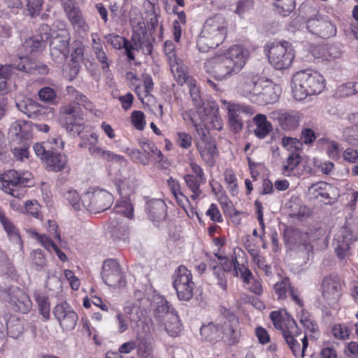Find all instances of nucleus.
I'll list each match as a JSON object with an SVG mask.
<instances>
[{
  "label": "nucleus",
  "instance_id": "f257e3e1",
  "mask_svg": "<svg viewBox=\"0 0 358 358\" xmlns=\"http://www.w3.org/2000/svg\"><path fill=\"white\" fill-rule=\"evenodd\" d=\"M250 53L242 45L230 47L224 54L207 59L204 68L215 80L222 81L238 73L245 65Z\"/></svg>",
  "mask_w": 358,
  "mask_h": 358
},
{
  "label": "nucleus",
  "instance_id": "f03ea898",
  "mask_svg": "<svg viewBox=\"0 0 358 358\" xmlns=\"http://www.w3.org/2000/svg\"><path fill=\"white\" fill-rule=\"evenodd\" d=\"M66 94L70 103L59 108L61 117L66 121V130L72 135H79L83 129V118L80 106L85 109L92 110V103L83 93L73 86L66 87Z\"/></svg>",
  "mask_w": 358,
  "mask_h": 358
},
{
  "label": "nucleus",
  "instance_id": "7ed1b4c3",
  "mask_svg": "<svg viewBox=\"0 0 358 358\" xmlns=\"http://www.w3.org/2000/svg\"><path fill=\"white\" fill-rule=\"evenodd\" d=\"M270 318L275 328L281 331L283 338L294 356L303 357L308 342L307 336L299 338L302 342V348L301 349L298 338L301 336V332L297 327L296 321L285 309L272 311L270 313Z\"/></svg>",
  "mask_w": 358,
  "mask_h": 358
},
{
  "label": "nucleus",
  "instance_id": "20e7f679",
  "mask_svg": "<svg viewBox=\"0 0 358 358\" xmlns=\"http://www.w3.org/2000/svg\"><path fill=\"white\" fill-rule=\"evenodd\" d=\"M227 34V22L220 14L206 20L197 38L196 46L200 52H206L223 43Z\"/></svg>",
  "mask_w": 358,
  "mask_h": 358
},
{
  "label": "nucleus",
  "instance_id": "39448f33",
  "mask_svg": "<svg viewBox=\"0 0 358 358\" xmlns=\"http://www.w3.org/2000/svg\"><path fill=\"white\" fill-rule=\"evenodd\" d=\"M293 96L301 101L308 96L318 94L324 88V79L318 72L306 69L296 72L293 76Z\"/></svg>",
  "mask_w": 358,
  "mask_h": 358
},
{
  "label": "nucleus",
  "instance_id": "423d86ee",
  "mask_svg": "<svg viewBox=\"0 0 358 358\" xmlns=\"http://www.w3.org/2000/svg\"><path fill=\"white\" fill-rule=\"evenodd\" d=\"M32 175L30 172H18L10 169L0 176V187L15 197H20L24 193V188L30 186Z\"/></svg>",
  "mask_w": 358,
  "mask_h": 358
},
{
  "label": "nucleus",
  "instance_id": "0eeeda50",
  "mask_svg": "<svg viewBox=\"0 0 358 358\" xmlns=\"http://www.w3.org/2000/svg\"><path fill=\"white\" fill-rule=\"evenodd\" d=\"M270 64L278 70L288 68L294 58V50L287 41L268 42L265 46Z\"/></svg>",
  "mask_w": 358,
  "mask_h": 358
},
{
  "label": "nucleus",
  "instance_id": "6e6552de",
  "mask_svg": "<svg viewBox=\"0 0 358 358\" xmlns=\"http://www.w3.org/2000/svg\"><path fill=\"white\" fill-rule=\"evenodd\" d=\"M113 201V195L103 189L90 188L83 194L84 210L99 213L109 208Z\"/></svg>",
  "mask_w": 358,
  "mask_h": 358
},
{
  "label": "nucleus",
  "instance_id": "1a4fd4ad",
  "mask_svg": "<svg viewBox=\"0 0 358 358\" xmlns=\"http://www.w3.org/2000/svg\"><path fill=\"white\" fill-rule=\"evenodd\" d=\"M227 110L228 124L230 129L234 133H238L243 129V117H250L255 113L253 107L243 103L222 101Z\"/></svg>",
  "mask_w": 358,
  "mask_h": 358
},
{
  "label": "nucleus",
  "instance_id": "9d476101",
  "mask_svg": "<svg viewBox=\"0 0 358 358\" xmlns=\"http://www.w3.org/2000/svg\"><path fill=\"white\" fill-rule=\"evenodd\" d=\"M191 122L199 136L197 149L202 159L209 166H214L215 164V156L217 154L215 143L212 141L206 128H203L201 124H196L192 118H191Z\"/></svg>",
  "mask_w": 358,
  "mask_h": 358
},
{
  "label": "nucleus",
  "instance_id": "9b49d317",
  "mask_svg": "<svg viewBox=\"0 0 358 358\" xmlns=\"http://www.w3.org/2000/svg\"><path fill=\"white\" fill-rule=\"evenodd\" d=\"M173 285L179 300L188 301L192 298L194 283L191 271L185 266L178 268Z\"/></svg>",
  "mask_w": 358,
  "mask_h": 358
},
{
  "label": "nucleus",
  "instance_id": "f8f14e48",
  "mask_svg": "<svg viewBox=\"0 0 358 358\" xmlns=\"http://www.w3.org/2000/svg\"><path fill=\"white\" fill-rule=\"evenodd\" d=\"M70 35L66 30L52 34L50 42V52L52 59L57 64H63L69 53Z\"/></svg>",
  "mask_w": 358,
  "mask_h": 358
},
{
  "label": "nucleus",
  "instance_id": "ddd939ff",
  "mask_svg": "<svg viewBox=\"0 0 358 358\" xmlns=\"http://www.w3.org/2000/svg\"><path fill=\"white\" fill-rule=\"evenodd\" d=\"M134 188L135 185L133 181L129 183L125 180H122L118 186L120 198L115 204L116 211L129 219H132L134 217V209L132 202V196Z\"/></svg>",
  "mask_w": 358,
  "mask_h": 358
},
{
  "label": "nucleus",
  "instance_id": "4468645a",
  "mask_svg": "<svg viewBox=\"0 0 358 358\" xmlns=\"http://www.w3.org/2000/svg\"><path fill=\"white\" fill-rule=\"evenodd\" d=\"M101 278L104 282L110 287H121L126 284L120 264L115 259H110L103 262Z\"/></svg>",
  "mask_w": 358,
  "mask_h": 358
},
{
  "label": "nucleus",
  "instance_id": "2eb2a0df",
  "mask_svg": "<svg viewBox=\"0 0 358 358\" xmlns=\"http://www.w3.org/2000/svg\"><path fill=\"white\" fill-rule=\"evenodd\" d=\"M53 314L63 330L71 331L76 327L78 316L66 301L57 304Z\"/></svg>",
  "mask_w": 358,
  "mask_h": 358
},
{
  "label": "nucleus",
  "instance_id": "dca6fc26",
  "mask_svg": "<svg viewBox=\"0 0 358 358\" xmlns=\"http://www.w3.org/2000/svg\"><path fill=\"white\" fill-rule=\"evenodd\" d=\"M306 27L310 32L324 38L334 36L336 34V26L327 16L317 15L310 18L306 22Z\"/></svg>",
  "mask_w": 358,
  "mask_h": 358
},
{
  "label": "nucleus",
  "instance_id": "f3484780",
  "mask_svg": "<svg viewBox=\"0 0 358 358\" xmlns=\"http://www.w3.org/2000/svg\"><path fill=\"white\" fill-rule=\"evenodd\" d=\"M16 106L20 111L33 120H43L51 112L50 108L42 106L29 98L17 101Z\"/></svg>",
  "mask_w": 358,
  "mask_h": 358
},
{
  "label": "nucleus",
  "instance_id": "a211bd4d",
  "mask_svg": "<svg viewBox=\"0 0 358 358\" xmlns=\"http://www.w3.org/2000/svg\"><path fill=\"white\" fill-rule=\"evenodd\" d=\"M280 87L271 80H261L260 87L253 99V103L259 105L273 103L278 100Z\"/></svg>",
  "mask_w": 358,
  "mask_h": 358
},
{
  "label": "nucleus",
  "instance_id": "6ab92c4d",
  "mask_svg": "<svg viewBox=\"0 0 358 358\" xmlns=\"http://www.w3.org/2000/svg\"><path fill=\"white\" fill-rule=\"evenodd\" d=\"M261 80L253 73H242L238 78V92L252 102L260 87Z\"/></svg>",
  "mask_w": 358,
  "mask_h": 358
},
{
  "label": "nucleus",
  "instance_id": "aec40b11",
  "mask_svg": "<svg viewBox=\"0 0 358 358\" xmlns=\"http://www.w3.org/2000/svg\"><path fill=\"white\" fill-rule=\"evenodd\" d=\"M322 295L329 303L336 302L341 296V283L336 274H330L322 282Z\"/></svg>",
  "mask_w": 358,
  "mask_h": 358
},
{
  "label": "nucleus",
  "instance_id": "412c9836",
  "mask_svg": "<svg viewBox=\"0 0 358 358\" xmlns=\"http://www.w3.org/2000/svg\"><path fill=\"white\" fill-rule=\"evenodd\" d=\"M10 291L11 293L3 292V294L6 295L3 297L4 300L10 303L14 310L22 313H28L32 306L28 295L18 287H12V289Z\"/></svg>",
  "mask_w": 358,
  "mask_h": 358
},
{
  "label": "nucleus",
  "instance_id": "4be33fe9",
  "mask_svg": "<svg viewBox=\"0 0 358 358\" xmlns=\"http://www.w3.org/2000/svg\"><path fill=\"white\" fill-rule=\"evenodd\" d=\"M273 116L278 120L282 129L287 131L296 129L303 119L302 113L296 110H275L273 113Z\"/></svg>",
  "mask_w": 358,
  "mask_h": 358
},
{
  "label": "nucleus",
  "instance_id": "5701e85b",
  "mask_svg": "<svg viewBox=\"0 0 358 358\" xmlns=\"http://www.w3.org/2000/svg\"><path fill=\"white\" fill-rule=\"evenodd\" d=\"M203 124L199 123L203 128L209 129H213L221 130L222 129V120L220 115L219 108L217 105L212 103L208 104L203 108V115H201ZM198 124L197 122H196Z\"/></svg>",
  "mask_w": 358,
  "mask_h": 358
},
{
  "label": "nucleus",
  "instance_id": "b1692460",
  "mask_svg": "<svg viewBox=\"0 0 358 358\" xmlns=\"http://www.w3.org/2000/svg\"><path fill=\"white\" fill-rule=\"evenodd\" d=\"M63 8L73 28L79 32L87 33L90 28L85 22L81 11L73 5L71 0L64 1Z\"/></svg>",
  "mask_w": 358,
  "mask_h": 358
},
{
  "label": "nucleus",
  "instance_id": "393cba45",
  "mask_svg": "<svg viewBox=\"0 0 358 358\" xmlns=\"http://www.w3.org/2000/svg\"><path fill=\"white\" fill-rule=\"evenodd\" d=\"M20 61L18 64H12L15 67V73H17V71H20L29 73L44 75L48 71V68L46 65L29 58L27 55L20 57Z\"/></svg>",
  "mask_w": 358,
  "mask_h": 358
},
{
  "label": "nucleus",
  "instance_id": "a878e982",
  "mask_svg": "<svg viewBox=\"0 0 358 358\" xmlns=\"http://www.w3.org/2000/svg\"><path fill=\"white\" fill-rule=\"evenodd\" d=\"M147 210L150 220L157 224L165 220L167 206L162 199H152L147 203Z\"/></svg>",
  "mask_w": 358,
  "mask_h": 358
},
{
  "label": "nucleus",
  "instance_id": "bb28decb",
  "mask_svg": "<svg viewBox=\"0 0 358 358\" xmlns=\"http://www.w3.org/2000/svg\"><path fill=\"white\" fill-rule=\"evenodd\" d=\"M229 318L224 322V324L221 325V339H225L230 343H235L237 341L238 332L236 331V326L237 320L235 314L228 313Z\"/></svg>",
  "mask_w": 358,
  "mask_h": 358
},
{
  "label": "nucleus",
  "instance_id": "cd10ccee",
  "mask_svg": "<svg viewBox=\"0 0 358 358\" xmlns=\"http://www.w3.org/2000/svg\"><path fill=\"white\" fill-rule=\"evenodd\" d=\"M141 147L144 155L148 159V164L150 160H158L162 169H166L168 167V164L166 160L164 159V155L153 143L149 141L142 142L141 143Z\"/></svg>",
  "mask_w": 358,
  "mask_h": 358
},
{
  "label": "nucleus",
  "instance_id": "c85d7f7f",
  "mask_svg": "<svg viewBox=\"0 0 358 358\" xmlns=\"http://www.w3.org/2000/svg\"><path fill=\"white\" fill-rule=\"evenodd\" d=\"M357 242V239L353 238L352 235L350 233L344 235L341 240L338 238L335 248L338 257L341 259H344L350 254V251L356 247Z\"/></svg>",
  "mask_w": 358,
  "mask_h": 358
},
{
  "label": "nucleus",
  "instance_id": "c756f323",
  "mask_svg": "<svg viewBox=\"0 0 358 358\" xmlns=\"http://www.w3.org/2000/svg\"><path fill=\"white\" fill-rule=\"evenodd\" d=\"M68 159L66 155L51 150L44 162L49 170L59 172L64 170L67 164Z\"/></svg>",
  "mask_w": 358,
  "mask_h": 358
},
{
  "label": "nucleus",
  "instance_id": "7c9ffc66",
  "mask_svg": "<svg viewBox=\"0 0 358 358\" xmlns=\"http://www.w3.org/2000/svg\"><path fill=\"white\" fill-rule=\"evenodd\" d=\"M9 135L20 140H28L31 136L29 122L24 120H17L12 123L9 128Z\"/></svg>",
  "mask_w": 358,
  "mask_h": 358
},
{
  "label": "nucleus",
  "instance_id": "2f4dec72",
  "mask_svg": "<svg viewBox=\"0 0 358 358\" xmlns=\"http://www.w3.org/2000/svg\"><path fill=\"white\" fill-rule=\"evenodd\" d=\"M61 195L75 210L79 211L84 210L83 195L80 196L76 189L71 187H65L61 190Z\"/></svg>",
  "mask_w": 358,
  "mask_h": 358
},
{
  "label": "nucleus",
  "instance_id": "473e14b6",
  "mask_svg": "<svg viewBox=\"0 0 358 358\" xmlns=\"http://www.w3.org/2000/svg\"><path fill=\"white\" fill-rule=\"evenodd\" d=\"M17 76L13 65L0 66V94H6L9 90V84Z\"/></svg>",
  "mask_w": 358,
  "mask_h": 358
},
{
  "label": "nucleus",
  "instance_id": "72a5a7b5",
  "mask_svg": "<svg viewBox=\"0 0 358 358\" xmlns=\"http://www.w3.org/2000/svg\"><path fill=\"white\" fill-rule=\"evenodd\" d=\"M109 228L111 236L115 240H125L129 237L130 233V227L129 224L123 220H112Z\"/></svg>",
  "mask_w": 358,
  "mask_h": 358
},
{
  "label": "nucleus",
  "instance_id": "f704fd0d",
  "mask_svg": "<svg viewBox=\"0 0 358 358\" xmlns=\"http://www.w3.org/2000/svg\"><path fill=\"white\" fill-rule=\"evenodd\" d=\"M299 322L305 329L306 336L316 338L318 336V327L316 322L312 318L310 313L301 310L299 315Z\"/></svg>",
  "mask_w": 358,
  "mask_h": 358
},
{
  "label": "nucleus",
  "instance_id": "c9c22d12",
  "mask_svg": "<svg viewBox=\"0 0 358 358\" xmlns=\"http://www.w3.org/2000/svg\"><path fill=\"white\" fill-rule=\"evenodd\" d=\"M45 46V42L43 37L36 36L26 39L22 45L21 50L29 56V55L39 52Z\"/></svg>",
  "mask_w": 358,
  "mask_h": 358
},
{
  "label": "nucleus",
  "instance_id": "e433bc0d",
  "mask_svg": "<svg viewBox=\"0 0 358 358\" xmlns=\"http://www.w3.org/2000/svg\"><path fill=\"white\" fill-rule=\"evenodd\" d=\"M171 70L178 84L180 85L187 84L189 80L194 79L189 75L187 66L178 61L171 64Z\"/></svg>",
  "mask_w": 358,
  "mask_h": 358
},
{
  "label": "nucleus",
  "instance_id": "4c0bfd02",
  "mask_svg": "<svg viewBox=\"0 0 358 358\" xmlns=\"http://www.w3.org/2000/svg\"><path fill=\"white\" fill-rule=\"evenodd\" d=\"M257 126L254 133L259 138H264L272 130L271 124L267 120L266 115L258 114L254 117Z\"/></svg>",
  "mask_w": 358,
  "mask_h": 358
},
{
  "label": "nucleus",
  "instance_id": "58836bf2",
  "mask_svg": "<svg viewBox=\"0 0 358 358\" xmlns=\"http://www.w3.org/2000/svg\"><path fill=\"white\" fill-rule=\"evenodd\" d=\"M164 327L166 332L172 337L178 335L181 330V324L175 310H172L166 317Z\"/></svg>",
  "mask_w": 358,
  "mask_h": 358
},
{
  "label": "nucleus",
  "instance_id": "ea45409f",
  "mask_svg": "<svg viewBox=\"0 0 358 358\" xmlns=\"http://www.w3.org/2000/svg\"><path fill=\"white\" fill-rule=\"evenodd\" d=\"M331 189L332 187L331 185L325 182H319L312 185L308 188V192L316 199H318L319 197L322 199H329L330 198L329 191Z\"/></svg>",
  "mask_w": 358,
  "mask_h": 358
},
{
  "label": "nucleus",
  "instance_id": "a19ab883",
  "mask_svg": "<svg viewBox=\"0 0 358 358\" xmlns=\"http://www.w3.org/2000/svg\"><path fill=\"white\" fill-rule=\"evenodd\" d=\"M34 297L38 304L40 314L45 320H49L50 316V305L48 301V296L42 292H35Z\"/></svg>",
  "mask_w": 358,
  "mask_h": 358
},
{
  "label": "nucleus",
  "instance_id": "79ce46f5",
  "mask_svg": "<svg viewBox=\"0 0 358 358\" xmlns=\"http://www.w3.org/2000/svg\"><path fill=\"white\" fill-rule=\"evenodd\" d=\"M301 162V157L298 153L292 152L283 163L282 172L285 176H290L294 170Z\"/></svg>",
  "mask_w": 358,
  "mask_h": 358
},
{
  "label": "nucleus",
  "instance_id": "37998d69",
  "mask_svg": "<svg viewBox=\"0 0 358 358\" xmlns=\"http://www.w3.org/2000/svg\"><path fill=\"white\" fill-rule=\"evenodd\" d=\"M0 222L7 234L14 240L20 242V237L17 229L13 222L6 216L3 211L0 208Z\"/></svg>",
  "mask_w": 358,
  "mask_h": 358
},
{
  "label": "nucleus",
  "instance_id": "c03bdc74",
  "mask_svg": "<svg viewBox=\"0 0 358 358\" xmlns=\"http://www.w3.org/2000/svg\"><path fill=\"white\" fill-rule=\"evenodd\" d=\"M95 58L101 65V70L104 75H108L110 66L113 64L112 59L106 55L103 48H100L93 51Z\"/></svg>",
  "mask_w": 358,
  "mask_h": 358
},
{
  "label": "nucleus",
  "instance_id": "a18cd8bd",
  "mask_svg": "<svg viewBox=\"0 0 358 358\" xmlns=\"http://www.w3.org/2000/svg\"><path fill=\"white\" fill-rule=\"evenodd\" d=\"M31 264L36 271H41L46 266L48 261L44 251L41 249H36L31 253Z\"/></svg>",
  "mask_w": 358,
  "mask_h": 358
},
{
  "label": "nucleus",
  "instance_id": "49530a36",
  "mask_svg": "<svg viewBox=\"0 0 358 358\" xmlns=\"http://www.w3.org/2000/svg\"><path fill=\"white\" fill-rule=\"evenodd\" d=\"M184 179L187 187L193 193V194L192 195V198L193 199H197L201 194V190L200 189V185L201 182L202 181L200 180L198 178L195 177L194 176L190 174L185 176Z\"/></svg>",
  "mask_w": 358,
  "mask_h": 358
},
{
  "label": "nucleus",
  "instance_id": "de8ad7c7",
  "mask_svg": "<svg viewBox=\"0 0 358 358\" xmlns=\"http://www.w3.org/2000/svg\"><path fill=\"white\" fill-rule=\"evenodd\" d=\"M143 80L144 85V90L143 92H141V87L136 86V92L138 99H143L144 97L148 96L150 94L151 92L154 88V83L152 78L149 74H143Z\"/></svg>",
  "mask_w": 358,
  "mask_h": 358
},
{
  "label": "nucleus",
  "instance_id": "09e8293b",
  "mask_svg": "<svg viewBox=\"0 0 358 358\" xmlns=\"http://www.w3.org/2000/svg\"><path fill=\"white\" fill-rule=\"evenodd\" d=\"M29 233L32 238L37 240L48 251L51 252L56 248L55 243L45 234H40L34 229H30Z\"/></svg>",
  "mask_w": 358,
  "mask_h": 358
},
{
  "label": "nucleus",
  "instance_id": "8fccbe9b",
  "mask_svg": "<svg viewBox=\"0 0 358 358\" xmlns=\"http://www.w3.org/2000/svg\"><path fill=\"white\" fill-rule=\"evenodd\" d=\"M14 267L7 255L0 250V275H12Z\"/></svg>",
  "mask_w": 358,
  "mask_h": 358
},
{
  "label": "nucleus",
  "instance_id": "3c124183",
  "mask_svg": "<svg viewBox=\"0 0 358 358\" xmlns=\"http://www.w3.org/2000/svg\"><path fill=\"white\" fill-rule=\"evenodd\" d=\"M186 85L189 88L194 104L198 108L201 107L203 101L201 99L199 87L196 85V80L194 79L189 80V82Z\"/></svg>",
  "mask_w": 358,
  "mask_h": 358
},
{
  "label": "nucleus",
  "instance_id": "603ef678",
  "mask_svg": "<svg viewBox=\"0 0 358 358\" xmlns=\"http://www.w3.org/2000/svg\"><path fill=\"white\" fill-rule=\"evenodd\" d=\"M278 11L282 15H288L295 8V0H276Z\"/></svg>",
  "mask_w": 358,
  "mask_h": 358
},
{
  "label": "nucleus",
  "instance_id": "864d4df0",
  "mask_svg": "<svg viewBox=\"0 0 358 358\" xmlns=\"http://www.w3.org/2000/svg\"><path fill=\"white\" fill-rule=\"evenodd\" d=\"M39 99L41 101L53 103L56 99V92L50 87H42L38 92Z\"/></svg>",
  "mask_w": 358,
  "mask_h": 358
},
{
  "label": "nucleus",
  "instance_id": "5fc2aeb1",
  "mask_svg": "<svg viewBox=\"0 0 358 358\" xmlns=\"http://www.w3.org/2000/svg\"><path fill=\"white\" fill-rule=\"evenodd\" d=\"M224 180L227 185V189L232 196L238 194V189L237 186V179L231 171H226L224 173Z\"/></svg>",
  "mask_w": 358,
  "mask_h": 358
},
{
  "label": "nucleus",
  "instance_id": "6e6d98bb",
  "mask_svg": "<svg viewBox=\"0 0 358 358\" xmlns=\"http://www.w3.org/2000/svg\"><path fill=\"white\" fill-rule=\"evenodd\" d=\"M292 289L290 286L289 280L287 278H283L280 282L275 283L274 285V290L278 295V299H282L286 297L287 290Z\"/></svg>",
  "mask_w": 358,
  "mask_h": 358
},
{
  "label": "nucleus",
  "instance_id": "4d7b16f0",
  "mask_svg": "<svg viewBox=\"0 0 358 358\" xmlns=\"http://www.w3.org/2000/svg\"><path fill=\"white\" fill-rule=\"evenodd\" d=\"M201 333H208L210 340H218L221 338V324H210L207 327H203L201 329Z\"/></svg>",
  "mask_w": 358,
  "mask_h": 358
},
{
  "label": "nucleus",
  "instance_id": "13d9d810",
  "mask_svg": "<svg viewBox=\"0 0 358 358\" xmlns=\"http://www.w3.org/2000/svg\"><path fill=\"white\" fill-rule=\"evenodd\" d=\"M218 258L224 260V270L230 271L231 268H234V275L236 276L241 277L242 275V273L243 271V268H247L244 265H241L238 262L236 258H235L234 259H233L230 261L227 260L225 257L221 258L220 257H218Z\"/></svg>",
  "mask_w": 358,
  "mask_h": 358
},
{
  "label": "nucleus",
  "instance_id": "bf43d9fd",
  "mask_svg": "<svg viewBox=\"0 0 358 358\" xmlns=\"http://www.w3.org/2000/svg\"><path fill=\"white\" fill-rule=\"evenodd\" d=\"M105 38L107 42L113 46V48L117 50L122 48L128 41L126 38L114 34L106 35Z\"/></svg>",
  "mask_w": 358,
  "mask_h": 358
},
{
  "label": "nucleus",
  "instance_id": "052dcab7",
  "mask_svg": "<svg viewBox=\"0 0 358 358\" xmlns=\"http://www.w3.org/2000/svg\"><path fill=\"white\" fill-rule=\"evenodd\" d=\"M331 333L335 338L342 341L348 338L350 335L348 327L341 324H335L331 329Z\"/></svg>",
  "mask_w": 358,
  "mask_h": 358
},
{
  "label": "nucleus",
  "instance_id": "680f3d73",
  "mask_svg": "<svg viewBox=\"0 0 358 358\" xmlns=\"http://www.w3.org/2000/svg\"><path fill=\"white\" fill-rule=\"evenodd\" d=\"M124 152L127 153L134 162H139L143 165L148 164V159L144 155L143 151L141 152L138 149L127 148Z\"/></svg>",
  "mask_w": 358,
  "mask_h": 358
},
{
  "label": "nucleus",
  "instance_id": "e2e57ef3",
  "mask_svg": "<svg viewBox=\"0 0 358 358\" xmlns=\"http://www.w3.org/2000/svg\"><path fill=\"white\" fill-rule=\"evenodd\" d=\"M43 4V0H27L28 15L31 17L39 15Z\"/></svg>",
  "mask_w": 358,
  "mask_h": 358
},
{
  "label": "nucleus",
  "instance_id": "0e129e2a",
  "mask_svg": "<svg viewBox=\"0 0 358 358\" xmlns=\"http://www.w3.org/2000/svg\"><path fill=\"white\" fill-rule=\"evenodd\" d=\"M134 126L138 130H143L145 126V115L142 111L134 110L131 113Z\"/></svg>",
  "mask_w": 358,
  "mask_h": 358
},
{
  "label": "nucleus",
  "instance_id": "69168bd1",
  "mask_svg": "<svg viewBox=\"0 0 358 358\" xmlns=\"http://www.w3.org/2000/svg\"><path fill=\"white\" fill-rule=\"evenodd\" d=\"M115 318L117 324V332L119 334L124 333L129 328V319L122 313H117Z\"/></svg>",
  "mask_w": 358,
  "mask_h": 358
},
{
  "label": "nucleus",
  "instance_id": "338daca9",
  "mask_svg": "<svg viewBox=\"0 0 358 358\" xmlns=\"http://www.w3.org/2000/svg\"><path fill=\"white\" fill-rule=\"evenodd\" d=\"M34 150L36 155L40 157L43 162L51 151L50 150V143L46 142L43 143H36L34 146Z\"/></svg>",
  "mask_w": 358,
  "mask_h": 358
},
{
  "label": "nucleus",
  "instance_id": "774afa93",
  "mask_svg": "<svg viewBox=\"0 0 358 358\" xmlns=\"http://www.w3.org/2000/svg\"><path fill=\"white\" fill-rule=\"evenodd\" d=\"M214 274L217 278V285L223 290L227 289V280L225 276V271L224 268H221L219 266H213Z\"/></svg>",
  "mask_w": 358,
  "mask_h": 358
}]
</instances>
